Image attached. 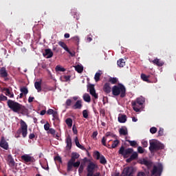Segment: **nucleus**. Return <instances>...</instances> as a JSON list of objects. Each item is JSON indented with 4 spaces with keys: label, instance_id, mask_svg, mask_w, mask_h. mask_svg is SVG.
Segmentation results:
<instances>
[{
    "label": "nucleus",
    "instance_id": "obj_27",
    "mask_svg": "<svg viewBox=\"0 0 176 176\" xmlns=\"http://www.w3.org/2000/svg\"><path fill=\"white\" fill-rule=\"evenodd\" d=\"M20 111L22 112L23 115H30V111H28V109H27L23 105H21Z\"/></svg>",
    "mask_w": 176,
    "mask_h": 176
},
{
    "label": "nucleus",
    "instance_id": "obj_56",
    "mask_svg": "<svg viewBox=\"0 0 176 176\" xmlns=\"http://www.w3.org/2000/svg\"><path fill=\"white\" fill-rule=\"evenodd\" d=\"M97 135H98V132L94 131L92 134V138H94V140H97Z\"/></svg>",
    "mask_w": 176,
    "mask_h": 176
},
{
    "label": "nucleus",
    "instance_id": "obj_14",
    "mask_svg": "<svg viewBox=\"0 0 176 176\" xmlns=\"http://www.w3.org/2000/svg\"><path fill=\"white\" fill-rule=\"evenodd\" d=\"M133 173H134V170L133 169V167L124 168L123 170V174H124L125 176H131Z\"/></svg>",
    "mask_w": 176,
    "mask_h": 176
},
{
    "label": "nucleus",
    "instance_id": "obj_40",
    "mask_svg": "<svg viewBox=\"0 0 176 176\" xmlns=\"http://www.w3.org/2000/svg\"><path fill=\"white\" fill-rule=\"evenodd\" d=\"M21 91L22 94L23 93L25 96H26V94H28V89H27V87H25L21 88Z\"/></svg>",
    "mask_w": 176,
    "mask_h": 176
},
{
    "label": "nucleus",
    "instance_id": "obj_7",
    "mask_svg": "<svg viewBox=\"0 0 176 176\" xmlns=\"http://www.w3.org/2000/svg\"><path fill=\"white\" fill-rule=\"evenodd\" d=\"M163 171V165L158 164L157 166H154L151 171V175L160 176Z\"/></svg>",
    "mask_w": 176,
    "mask_h": 176
},
{
    "label": "nucleus",
    "instance_id": "obj_22",
    "mask_svg": "<svg viewBox=\"0 0 176 176\" xmlns=\"http://www.w3.org/2000/svg\"><path fill=\"white\" fill-rule=\"evenodd\" d=\"M153 63L155 64V65H157V67H163V65H164V62L160 60L159 58L154 59Z\"/></svg>",
    "mask_w": 176,
    "mask_h": 176
},
{
    "label": "nucleus",
    "instance_id": "obj_59",
    "mask_svg": "<svg viewBox=\"0 0 176 176\" xmlns=\"http://www.w3.org/2000/svg\"><path fill=\"white\" fill-rule=\"evenodd\" d=\"M66 52H67V53H69V54H70V56L72 57H74V56H75V52L74 51L71 52V51H69V49H68V51H66Z\"/></svg>",
    "mask_w": 176,
    "mask_h": 176
},
{
    "label": "nucleus",
    "instance_id": "obj_55",
    "mask_svg": "<svg viewBox=\"0 0 176 176\" xmlns=\"http://www.w3.org/2000/svg\"><path fill=\"white\" fill-rule=\"evenodd\" d=\"M164 132V129H163V128H160V130L158 131V135H160V137H162V135H163Z\"/></svg>",
    "mask_w": 176,
    "mask_h": 176
},
{
    "label": "nucleus",
    "instance_id": "obj_35",
    "mask_svg": "<svg viewBox=\"0 0 176 176\" xmlns=\"http://www.w3.org/2000/svg\"><path fill=\"white\" fill-rule=\"evenodd\" d=\"M6 96H8L10 98H13L14 97V94L10 93L9 89H6Z\"/></svg>",
    "mask_w": 176,
    "mask_h": 176
},
{
    "label": "nucleus",
    "instance_id": "obj_64",
    "mask_svg": "<svg viewBox=\"0 0 176 176\" xmlns=\"http://www.w3.org/2000/svg\"><path fill=\"white\" fill-rule=\"evenodd\" d=\"M92 176H101V173L100 172H97L96 173H93Z\"/></svg>",
    "mask_w": 176,
    "mask_h": 176
},
{
    "label": "nucleus",
    "instance_id": "obj_6",
    "mask_svg": "<svg viewBox=\"0 0 176 176\" xmlns=\"http://www.w3.org/2000/svg\"><path fill=\"white\" fill-rule=\"evenodd\" d=\"M97 168H98V165L94 164V162H89L87 166V176H93L94 171H96Z\"/></svg>",
    "mask_w": 176,
    "mask_h": 176
},
{
    "label": "nucleus",
    "instance_id": "obj_23",
    "mask_svg": "<svg viewBox=\"0 0 176 176\" xmlns=\"http://www.w3.org/2000/svg\"><path fill=\"white\" fill-rule=\"evenodd\" d=\"M34 87L35 89L37 90V91H42V82L41 81H36L34 82Z\"/></svg>",
    "mask_w": 176,
    "mask_h": 176
},
{
    "label": "nucleus",
    "instance_id": "obj_45",
    "mask_svg": "<svg viewBox=\"0 0 176 176\" xmlns=\"http://www.w3.org/2000/svg\"><path fill=\"white\" fill-rule=\"evenodd\" d=\"M44 129L45 131H49L50 129V124H49V122H47L44 124Z\"/></svg>",
    "mask_w": 176,
    "mask_h": 176
},
{
    "label": "nucleus",
    "instance_id": "obj_58",
    "mask_svg": "<svg viewBox=\"0 0 176 176\" xmlns=\"http://www.w3.org/2000/svg\"><path fill=\"white\" fill-rule=\"evenodd\" d=\"M142 144L144 148H146L148 146V142L146 140H142Z\"/></svg>",
    "mask_w": 176,
    "mask_h": 176
},
{
    "label": "nucleus",
    "instance_id": "obj_19",
    "mask_svg": "<svg viewBox=\"0 0 176 176\" xmlns=\"http://www.w3.org/2000/svg\"><path fill=\"white\" fill-rule=\"evenodd\" d=\"M118 122L120 123H126V122H127V116H126V115L119 114Z\"/></svg>",
    "mask_w": 176,
    "mask_h": 176
},
{
    "label": "nucleus",
    "instance_id": "obj_33",
    "mask_svg": "<svg viewBox=\"0 0 176 176\" xmlns=\"http://www.w3.org/2000/svg\"><path fill=\"white\" fill-rule=\"evenodd\" d=\"M62 82H69L71 80V76H63L60 77Z\"/></svg>",
    "mask_w": 176,
    "mask_h": 176
},
{
    "label": "nucleus",
    "instance_id": "obj_18",
    "mask_svg": "<svg viewBox=\"0 0 176 176\" xmlns=\"http://www.w3.org/2000/svg\"><path fill=\"white\" fill-rule=\"evenodd\" d=\"M103 91L104 93H107V94H109L111 91H112V88H111V86L109 85V83H105L103 87Z\"/></svg>",
    "mask_w": 176,
    "mask_h": 176
},
{
    "label": "nucleus",
    "instance_id": "obj_53",
    "mask_svg": "<svg viewBox=\"0 0 176 176\" xmlns=\"http://www.w3.org/2000/svg\"><path fill=\"white\" fill-rule=\"evenodd\" d=\"M138 153H144V148H142V146H138Z\"/></svg>",
    "mask_w": 176,
    "mask_h": 176
},
{
    "label": "nucleus",
    "instance_id": "obj_54",
    "mask_svg": "<svg viewBox=\"0 0 176 176\" xmlns=\"http://www.w3.org/2000/svg\"><path fill=\"white\" fill-rule=\"evenodd\" d=\"M80 166V161L73 162V167H79Z\"/></svg>",
    "mask_w": 176,
    "mask_h": 176
},
{
    "label": "nucleus",
    "instance_id": "obj_49",
    "mask_svg": "<svg viewBox=\"0 0 176 176\" xmlns=\"http://www.w3.org/2000/svg\"><path fill=\"white\" fill-rule=\"evenodd\" d=\"M52 116H53V120H54V119H57V118H58V113H57V111H54L53 113H52Z\"/></svg>",
    "mask_w": 176,
    "mask_h": 176
},
{
    "label": "nucleus",
    "instance_id": "obj_36",
    "mask_svg": "<svg viewBox=\"0 0 176 176\" xmlns=\"http://www.w3.org/2000/svg\"><path fill=\"white\" fill-rule=\"evenodd\" d=\"M99 160H100V163L101 164H107V159H105V157H104V155H101Z\"/></svg>",
    "mask_w": 176,
    "mask_h": 176
},
{
    "label": "nucleus",
    "instance_id": "obj_25",
    "mask_svg": "<svg viewBox=\"0 0 176 176\" xmlns=\"http://www.w3.org/2000/svg\"><path fill=\"white\" fill-rule=\"evenodd\" d=\"M117 65L120 67V68H123L126 65V62H124V59L121 58L117 61Z\"/></svg>",
    "mask_w": 176,
    "mask_h": 176
},
{
    "label": "nucleus",
    "instance_id": "obj_9",
    "mask_svg": "<svg viewBox=\"0 0 176 176\" xmlns=\"http://www.w3.org/2000/svg\"><path fill=\"white\" fill-rule=\"evenodd\" d=\"M21 157L22 160L25 162V163H33V162H35V158H34V157L31 156L30 154H25L23 155H21Z\"/></svg>",
    "mask_w": 176,
    "mask_h": 176
},
{
    "label": "nucleus",
    "instance_id": "obj_13",
    "mask_svg": "<svg viewBox=\"0 0 176 176\" xmlns=\"http://www.w3.org/2000/svg\"><path fill=\"white\" fill-rule=\"evenodd\" d=\"M88 90H89V93L92 97H94L96 99L98 98V94L96 93V89H94V85H90L88 87Z\"/></svg>",
    "mask_w": 176,
    "mask_h": 176
},
{
    "label": "nucleus",
    "instance_id": "obj_11",
    "mask_svg": "<svg viewBox=\"0 0 176 176\" xmlns=\"http://www.w3.org/2000/svg\"><path fill=\"white\" fill-rule=\"evenodd\" d=\"M0 146L1 148H3V149H5L6 151H8L9 149V143L6 142V139H5V137L2 136L0 141Z\"/></svg>",
    "mask_w": 176,
    "mask_h": 176
},
{
    "label": "nucleus",
    "instance_id": "obj_47",
    "mask_svg": "<svg viewBox=\"0 0 176 176\" xmlns=\"http://www.w3.org/2000/svg\"><path fill=\"white\" fill-rule=\"evenodd\" d=\"M141 78H142V80H144V82H148V76L146 75H145L144 74H141Z\"/></svg>",
    "mask_w": 176,
    "mask_h": 176
},
{
    "label": "nucleus",
    "instance_id": "obj_4",
    "mask_svg": "<svg viewBox=\"0 0 176 176\" xmlns=\"http://www.w3.org/2000/svg\"><path fill=\"white\" fill-rule=\"evenodd\" d=\"M28 126L27 125L25 122H24V120H21V129H19L16 131V133L17 134H22L23 138H25L28 134Z\"/></svg>",
    "mask_w": 176,
    "mask_h": 176
},
{
    "label": "nucleus",
    "instance_id": "obj_21",
    "mask_svg": "<svg viewBox=\"0 0 176 176\" xmlns=\"http://www.w3.org/2000/svg\"><path fill=\"white\" fill-rule=\"evenodd\" d=\"M119 133L120 135H127L129 134L127 128L126 126L120 128L119 130Z\"/></svg>",
    "mask_w": 176,
    "mask_h": 176
},
{
    "label": "nucleus",
    "instance_id": "obj_52",
    "mask_svg": "<svg viewBox=\"0 0 176 176\" xmlns=\"http://www.w3.org/2000/svg\"><path fill=\"white\" fill-rule=\"evenodd\" d=\"M107 138L106 137H103L102 138V145H104V146H107Z\"/></svg>",
    "mask_w": 176,
    "mask_h": 176
},
{
    "label": "nucleus",
    "instance_id": "obj_16",
    "mask_svg": "<svg viewBox=\"0 0 176 176\" xmlns=\"http://www.w3.org/2000/svg\"><path fill=\"white\" fill-rule=\"evenodd\" d=\"M83 104H82V100H78L73 105L74 109H82Z\"/></svg>",
    "mask_w": 176,
    "mask_h": 176
},
{
    "label": "nucleus",
    "instance_id": "obj_26",
    "mask_svg": "<svg viewBox=\"0 0 176 176\" xmlns=\"http://www.w3.org/2000/svg\"><path fill=\"white\" fill-rule=\"evenodd\" d=\"M82 98L85 102H90L91 101V98L89 94H84L82 96Z\"/></svg>",
    "mask_w": 176,
    "mask_h": 176
},
{
    "label": "nucleus",
    "instance_id": "obj_39",
    "mask_svg": "<svg viewBox=\"0 0 176 176\" xmlns=\"http://www.w3.org/2000/svg\"><path fill=\"white\" fill-rule=\"evenodd\" d=\"M82 116L85 119H87L89 118V111L88 110H83L82 111Z\"/></svg>",
    "mask_w": 176,
    "mask_h": 176
},
{
    "label": "nucleus",
    "instance_id": "obj_42",
    "mask_svg": "<svg viewBox=\"0 0 176 176\" xmlns=\"http://www.w3.org/2000/svg\"><path fill=\"white\" fill-rule=\"evenodd\" d=\"M105 137H111V138H115L116 137V135L111 132H107L105 134Z\"/></svg>",
    "mask_w": 176,
    "mask_h": 176
},
{
    "label": "nucleus",
    "instance_id": "obj_48",
    "mask_svg": "<svg viewBox=\"0 0 176 176\" xmlns=\"http://www.w3.org/2000/svg\"><path fill=\"white\" fill-rule=\"evenodd\" d=\"M66 107H71L72 104V100L71 99H67L65 102Z\"/></svg>",
    "mask_w": 176,
    "mask_h": 176
},
{
    "label": "nucleus",
    "instance_id": "obj_43",
    "mask_svg": "<svg viewBox=\"0 0 176 176\" xmlns=\"http://www.w3.org/2000/svg\"><path fill=\"white\" fill-rule=\"evenodd\" d=\"M0 101H8V97L5 96V95L1 94H0Z\"/></svg>",
    "mask_w": 176,
    "mask_h": 176
},
{
    "label": "nucleus",
    "instance_id": "obj_57",
    "mask_svg": "<svg viewBox=\"0 0 176 176\" xmlns=\"http://www.w3.org/2000/svg\"><path fill=\"white\" fill-rule=\"evenodd\" d=\"M95 156H96L97 160H100V157H101V154L98 151L95 152Z\"/></svg>",
    "mask_w": 176,
    "mask_h": 176
},
{
    "label": "nucleus",
    "instance_id": "obj_1",
    "mask_svg": "<svg viewBox=\"0 0 176 176\" xmlns=\"http://www.w3.org/2000/svg\"><path fill=\"white\" fill-rule=\"evenodd\" d=\"M113 96H120L121 98L126 96V87L123 84H118V85H114L111 89Z\"/></svg>",
    "mask_w": 176,
    "mask_h": 176
},
{
    "label": "nucleus",
    "instance_id": "obj_51",
    "mask_svg": "<svg viewBox=\"0 0 176 176\" xmlns=\"http://www.w3.org/2000/svg\"><path fill=\"white\" fill-rule=\"evenodd\" d=\"M48 133L50 134H52V135H56V130H54V129L51 128L50 129V130H48Z\"/></svg>",
    "mask_w": 176,
    "mask_h": 176
},
{
    "label": "nucleus",
    "instance_id": "obj_17",
    "mask_svg": "<svg viewBox=\"0 0 176 176\" xmlns=\"http://www.w3.org/2000/svg\"><path fill=\"white\" fill-rule=\"evenodd\" d=\"M138 157V153L137 152H133L129 158L126 159V162L130 163L133 160H135Z\"/></svg>",
    "mask_w": 176,
    "mask_h": 176
},
{
    "label": "nucleus",
    "instance_id": "obj_32",
    "mask_svg": "<svg viewBox=\"0 0 176 176\" xmlns=\"http://www.w3.org/2000/svg\"><path fill=\"white\" fill-rule=\"evenodd\" d=\"M58 43L59 46H60V47H63V49L65 50V52H68V47L67 46V44H65V43L63 41H59Z\"/></svg>",
    "mask_w": 176,
    "mask_h": 176
},
{
    "label": "nucleus",
    "instance_id": "obj_12",
    "mask_svg": "<svg viewBox=\"0 0 176 176\" xmlns=\"http://www.w3.org/2000/svg\"><path fill=\"white\" fill-rule=\"evenodd\" d=\"M8 71L6 70V67H3L0 69V77L4 78L6 80H8Z\"/></svg>",
    "mask_w": 176,
    "mask_h": 176
},
{
    "label": "nucleus",
    "instance_id": "obj_37",
    "mask_svg": "<svg viewBox=\"0 0 176 176\" xmlns=\"http://www.w3.org/2000/svg\"><path fill=\"white\" fill-rule=\"evenodd\" d=\"M65 122L68 127H72V119L67 118L66 119Z\"/></svg>",
    "mask_w": 176,
    "mask_h": 176
},
{
    "label": "nucleus",
    "instance_id": "obj_46",
    "mask_svg": "<svg viewBox=\"0 0 176 176\" xmlns=\"http://www.w3.org/2000/svg\"><path fill=\"white\" fill-rule=\"evenodd\" d=\"M84 168L85 166L83 164L80 165V167L78 168V174H82V173H83Z\"/></svg>",
    "mask_w": 176,
    "mask_h": 176
},
{
    "label": "nucleus",
    "instance_id": "obj_38",
    "mask_svg": "<svg viewBox=\"0 0 176 176\" xmlns=\"http://www.w3.org/2000/svg\"><path fill=\"white\" fill-rule=\"evenodd\" d=\"M126 141L129 143L131 146H135V145H137V142L135 140H126Z\"/></svg>",
    "mask_w": 176,
    "mask_h": 176
},
{
    "label": "nucleus",
    "instance_id": "obj_41",
    "mask_svg": "<svg viewBox=\"0 0 176 176\" xmlns=\"http://www.w3.org/2000/svg\"><path fill=\"white\" fill-rule=\"evenodd\" d=\"M118 145H119V140H116L113 142L111 148H116V146H118Z\"/></svg>",
    "mask_w": 176,
    "mask_h": 176
},
{
    "label": "nucleus",
    "instance_id": "obj_50",
    "mask_svg": "<svg viewBox=\"0 0 176 176\" xmlns=\"http://www.w3.org/2000/svg\"><path fill=\"white\" fill-rule=\"evenodd\" d=\"M110 82L113 85H115V83L118 82V78H110Z\"/></svg>",
    "mask_w": 176,
    "mask_h": 176
},
{
    "label": "nucleus",
    "instance_id": "obj_5",
    "mask_svg": "<svg viewBox=\"0 0 176 176\" xmlns=\"http://www.w3.org/2000/svg\"><path fill=\"white\" fill-rule=\"evenodd\" d=\"M144 102H145V98L142 96L140 98H138L136 100V102H134L132 103L133 111H135V112H140V107H138L137 104L138 105H144Z\"/></svg>",
    "mask_w": 176,
    "mask_h": 176
},
{
    "label": "nucleus",
    "instance_id": "obj_31",
    "mask_svg": "<svg viewBox=\"0 0 176 176\" xmlns=\"http://www.w3.org/2000/svg\"><path fill=\"white\" fill-rule=\"evenodd\" d=\"M79 153H73L72 154V158L70 159V160H72V162H75V161L76 160V159H79Z\"/></svg>",
    "mask_w": 176,
    "mask_h": 176
},
{
    "label": "nucleus",
    "instance_id": "obj_10",
    "mask_svg": "<svg viewBox=\"0 0 176 176\" xmlns=\"http://www.w3.org/2000/svg\"><path fill=\"white\" fill-rule=\"evenodd\" d=\"M6 160L10 167H14L16 166V162L12 155L9 154L6 157Z\"/></svg>",
    "mask_w": 176,
    "mask_h": 176
},
{
    "label": "nucleus",
    "instance_id": "obj_3",
    "mask_svg": "<svg viewBox=\"0 0 176 176\" xmlns=\"http://www.w3.org/2000/svg\"><path fill=\"white\" fill-rule=\"evenodd\" d=\"M8 108L13 111V112L19 113L21 109V104L14 100H8L7 102Z\"/></svg>",
    "mask_w": 176,
    "mask_h": 176
},
{
    "label": "nucleus",
    "instance_id": "obj_61",
    "mask_svg": "<svg viewBox=\"0 0 176 176\" xmlns=\"http://www.w3.org/2000/svg\"><path fill=\"white\" fill-rule=\"evenodd\" d=\"M74 134H78V130L76 129V126L74 125L72 127Z\"/></svg>",
    "mask_w": 176,
    "mask_h": 176
},
{
    "label": "nucleus",
    "instance_id": "obj_30",
    "mask_svg": "<svg viewBox=\"0 0 176 176\" xmlns=\"http://www.w3.org/2000/svg\"><path fill=\"white\" fill-rule=\"evenodd\" d=\"M55 71L56 72H65V68L63 67L61 65H56L55 67Z\"/></svg>",
    "mask_w": 176,
    "mask_h": 176
},
{
    "label": "nucleus",
    "instance_id": "obj_60",
    "mask_svg": "<svg viewBox=\"0 0 176 176\" xmlns=\"http://www.w3.org/2000/svg\"><path fill=\"white\" fill-rule=\"evenodd\" d=\"M72 39H74L75 41V42H77V43H79V41H80L79 36H74L72 38Z\"/></svg>",
    "mask_w": 176,
    "mask_h": 176
},
{
    "label": "nucleus",
    "instance_id": "obj_34",
    "mask_svg": "<svg viewBox=\"0 0 176 176\" xmlns=\"http://www.w3.org/2000/svg\"><path fill=\"white\" fill-rule=\"evenodd\" d=\"M74 162L71 160L67 163V171H71L72 170V167H74Z\"/></svg>",
    "mask_w": 176,
    "mask_h": 176
},
{
    "label": "nucleus",
    "instance_id": "obj_28",
    "mask_svg": "<svg viewBox=\"0 0 176 176\" xmlns=\"http://www.w3.org/2000/svg\"><path fill=\"white\" fill-rule=\"evenodd\" d=\"M75 70L78 72V74H82L83 72V66L82 65H77L74 66Z\"/></svg>",
    "mask_w": 176,
    "mask_h": 176
},
{
    "label": "nucleus",
    "instance_id": "obj_15",
    "mask_svg": "<svg viewBox=\"0 0 176 176\" xmlns=\"http://www.w3.org/2000/svg\"><path fill=\"white\" fill-rule=\"evenodd\" d=\"M43 56L45 57V58H52V57H53V52L50 49H46Z\"/></svg>",
    "mask_w": 176,
    "mask_h": 176
},
{
    "label": "nucleus",
    "instance_id": "obj_63",
    "mask_svg": "<svg viewBox=\"0 0 176 176\" xmlns=\"http://www.w3.org/2000/svg\"><path fill=\"white\" fill-rule=\"evenodd\" d=\"M137 176H146L144 172H138Z\"/></svg>",
    "mask_w": 176,
    "mask_h": 176
},
{
    "label": "nucleus",
    "instance_id": "obj_20",
    "mask_svg": "<svg viewBox=\"0 0 176 176\" xmlns=\"http://www.w3.org/2000/svg\"><path fill=\"white\" fill-rule=\"evenodd\" d=\"M66 147L67 149H71L72 148V139L71 138V136H67L66 138Z\"/></svg>",
    "mask_w": 176,
    "mask_h": 176
},
{
    "label": "nucleus",
    "instance_id": "obj_44",
    "mask_svg": "<svg viewBox=\"0 0 176 176\" xmlns=\"http://www.w3.org/2000/svg\"><path fill=\"white\" fill-rule=\"evenodd\" d=\"M157 132V129L155 126H153L150 129V133H151V134H155V133Z\"/></svg>",
    "mask_w": 176,
    "mask_h": 176
},
{
    "label": "nucleus",
    "instance_id": "obj_2",
    "mask_svg": "<svg viewBox=\"0 0 176 176\" xmlns=\"http://www.w3.org/2000/svg\"><path fill=\"white\" fill-rule=\"evenodd\" d=\"M160 149H164V144L159 142V140L150 141V151L153 152V151H160Z\"/></svg>",
    "mask_w": 176,
    "mask_h": 176
},
{
    "label": "nucleus",
    "instance_id": "obj_24",
    "mask_svg": "<svg viewBox=\"0 0 176 176\" xmlns=\"http://www.w3.org/2000/svg\"><path fill=\"white\" fill-rule=\"evenodd\" d=\"M75 144L76 146L80 149H82V151H86V148H85V146H82L80 143H79V140L78 139V137L75 138Z\"/></svg>",
    "mask_w": 176,
    "mask_h": 176
},
{
    "label": "nucleus",
    "instance_id": "obj_8",
    "mask_svg": "<svg viewBox=\"0 0 176 176\" xmlns=\"http://www.w3.org/2000/svg\"><path fill=\"white\" fill-rule=\"evenodd\" d=\"M133 151H134V150L131 148L125 149L124 146H122L120 148L118 153L120 155H122V156H124V157H127V155L131 154V153Z\"/></svg>",
    "mask_w": 176,
    "mask_h": 176
},
{
    "label": "nucleus",
    "instance_id": "obj_29",
    "mask_svg": "<svg viewBox=\"0 0 176 176\" xmlns=\"http://www.w3.org/2000/svg\"><path fill=\"white\" fill-rule=\"evenodd\" d=\"M101 75H102V72L101 70H98V72L96 73L94 76L96 82H98V80H100V76H101Z\"/></svg>",
    "mask_w": 176,
    "mask_h": 176
},
{
    "label": "nucleus",
    "instance_id": "obj_62",
    "mask_svg": "<svg viewBox=\"0 0 176 176\" xmlns=\"http://www.w3.org/2000/svg\"><path fill=\"white\" fill-rule=\"evenodd\" d=\"M53 112H54V110H53L52 109H50L47 110V113L48 115H52Z\"/></svg>",
    "mask_w": 176,
    "mask_h": 176
}]
</instances>
